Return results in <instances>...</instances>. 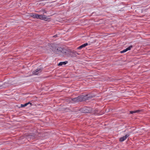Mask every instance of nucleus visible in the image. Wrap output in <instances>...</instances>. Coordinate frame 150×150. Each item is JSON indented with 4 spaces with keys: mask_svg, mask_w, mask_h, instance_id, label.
I'll use <instances>...</instances> for the list:
<instances>
[{
    "mask_svg": "<svg viewBox=\"0 0 150 150\" xmlns=\"http://www.w3.org/2000/svg\"><path fill=\"white\" fill-rule=\"evenodd\" d=\"M30 16L34 18H37L42 20H44L46 21H49V18H48L47 16L44 15H39L36 13H31Z\"/></svg>",
    "mask_w": 150,
    "mask_h": 150,
    "instance_id": "obj_1",
    "label": "nucleus"
},
{
    "mask_svg": "<svg viewBox=\"0 0 150 150\" xmlns=\"http://www.w3.org/2000/svg\"><path fill=\"white\" fill-rule=\"evenodd\" d=\"M71 100L75 102H81L86 100V98H85V95H83L79 96L76 98H71Z\"/></svg>",
    "mask_w": 150,
    "mask_h": 150,
    "instance_id": "obj_2",
    "label": "nucleus"
},
{
    "mask_svg": "<svg viewBox=\"0 0 150 150\" xmlns=\"http://www.w3.org/2000/svg\"><path fill=\"white\" fill-rule=\"evenodd\" d=\"M36 137L35 134L34 133H30L24 136V137L28 140V141L33 140L35 139Z\"/></svg>",
    "mask_w": 150,
    "mask_h": 150,
    "instance_id": "obj_3",
    "label": "nucleus"
},
{
    "mask_svg": "<svg viewBox=\"0 0 150 150\" xmlns=\"http://www.w3.org/2000/svg\"><path fill=\"white\" fill-rule=\"evenodd\" d=\"M92 110V108L85 106L80 109V111L82 112L85 113H91Z\"/></svg>",
    "mask_w": 150,
    "mask_h": 150,
    "instance_id": "obj_4",
    "label": "nucleus"
},
{
    "mask_svg": "<svg viewBox=\"0 0 150 150\" xmlns=\"http://www.w3.org/2000/svg\"><path fill=\"white\" fill-rule=\"evenodd\" d=\"M68 52H69L67 54L68 57H76L77 56V54H79L76 52L71 50H68Z\"/></svg>",
    "mask_w": 150,
    "mask_h": 150,
    "instance_id": "obj_5",
    "label": "nucleus"
},
{
    "mask_svg": "<svg viewBox=\"0 0 150 150\" xmlns=\"http://www.w3.org/2000/svg\"><path fill=\"white\" fill-rule=\"evenodd\" d=\"M42 68H38L33 72V74L35 75H38L39 74L42 72Z\"/></svg>",
    "mask_w": 150,
    "mask_h": 150,
    "instance_id": "obj_6",
    "label": "nucleus"
},
{
    "mask_svg": "<svg viewBox=\"0 0 150 150\" xmlns=\"http://www.w3.org/2000/svg\"><path fill=\"white\" fill-rule=\"evenodd\" d=\"M95 96L91 94H87L85 95V98H86V100L90 99L93 98Z\"/></svg>",
    "mask_w": 150,
    "mask_h": 150,
    "instance_id": "obj_7",
    "label": "nucleus"
},
{
    "mask_svg": "<svg viewBox=\"0 0 150 150\" xmlns=\"http://www.w3.org/2000/svg\"><path fill=\"white\" fill-rule=\"evenodd\" d=\"M57 45L54 43H52L51 45L50 49L54 52H55L56 51L57 48Z\"/></svg>",
    "mask_w": 150,
    "mask_h": 150,
    "instance_id": "obj_8",
    "label": "nucleus"
},
{
    "mask_svg": "<svg viewBox=\"0 0 150 150\" xmlns=\"http://www.w3.org/2000/svg\"><path fill=\"white\" fill-rule=\"evenodd\" d=\"M129 134H126L125 136L121 137L120 139V142H122L125 140L127 137H128L129 136Z\"/></svg>",
    "mask_w": 150,
    "mask_h": 150,
    "instance_id": "obj_9",
    "label": "nucleus"
},
{
    "mask_svg": "<svg viewBox=\"0 0 150 150\" xmlns=\"http://www.w3.org/2000/svg\"><path fill=\"white\" fill-rule=\"evenodd\" d=\"M62 52V48L61 47H57L56 51H55V52L57 54L60 53Z\"/></svg>",
    "mask_w": 150,
    "mask_h": 150,
    "instance_id": "obj_10",
    "label": "nucleus"
},
{
    "mask_svg": "<svg viewBox=\"0 0 150 150\" xmlns=\"http://www.w3.org/2000/svg\"><path fill=\"white\" fill-rule=\"evenodd\" d=\"M88 45V44L87 43H84V44H82L80 46H79L77 48V49L79 50H81L82 48L85 47L86 46Z\"/></svg>",
    "mask_w": 150,
    "mask_h": 150,
    "instance_id": "obj_11",
    "label": "nucleus"
},
{
    "mask_svg": "<svg viewBox=\"0 0 150 150\" xmlns=\"http://www.w3.org/2000/svg\"><path fill=\"white\" fill-rule=\"evenodd\" d=\"M61 52L63 54H65V55H67V56L68 53H69V52H68V50H67L66 49L63 48H62V52Z\"/></svg>",
    "mask_w": 150,
    "mask_h": 150,
    "instance_id": "obj_12",
    "label": "nucleus"
},
{
    "mask_svg": "<svg viewBox=\"0 0 150 150\" xmlns=\"http://www.w3.org/2000/svg\"><path fill=\"white\" fill-rule=\"evenodd\" d=\"M68 61H66L63 62H60L58 64V66H62L63 65H65L68 63Z\"/></svg>",
    "mask_w": 150,
    "mask_h": 150,
    "instance_id": "obj_13",
    "label": "nucleus"
},
{
    "mask_svg": "<svg viewBox=\"0 0 150 150\" xmlns=\"http://www.w3.org/2000/svg\"><path fill=\"white\" fill-rule=\"evenodd\" d=\"M141 110H135L134 111H130L129 112V113L130 114H133L134 113H139L140 112Z\"/></svg>",
    "mask_w": 150,
    "mask_h": 150,
    "instance_id": "obj_14",
    "label": "nucleus"
},
{
    "mask_svg": "<svg viewBox=\"0 0 150 150\" xmlns=\"http://www.w3.org/2000/svg\"><path fill=\"white\" fill-rule=\"evenodd\" d=\"M27 105V104L26 103L24 104H21V106L19 107V108H23V107H25Z\"/></svg>",
    "mask_w": 150,
    "mask_h": 150,
    "instance_id": "obj_15",
    "label": "nucleus"
},
{
    "mask_svg": "<svg viewBox=\"0 0 150 150\" xmlns=\"http://www.w3.org/2000/svg\"><path fill=\"white\" fill-rule=\"evenodd\" d=\"M133 46L132 45H130L129 47L126 48L127 51L130 50L131 48H132Z\"/></svg>",
    "mask_w": 150,
    "mask_h": 150,
    "instance_id": "obj_16",
    "label": "nucleus"
},
{
    "mask_svg": "<svg viewBox=\"0 0 150 150\" xmlns=\"http://www.w3.org/2000/svg\"><path fill=\"white\" fill-rule=\"evenodd\" d=\"M127 49L124 50H123L121 51L120 52L121 53H123L127 51Z\"/></svg>",
    "mask_w": 150,
    "mask_h": 150,
    "instance_id": "obj_17",
    "label": "nucleus"
},
{
    "mask_svg": "<svg viewBox=\"0 0 150 150\" xmlns=\"http://www.w3.org/2000/svg\"><path fill=\"white\" fill-rule=\"evenodd\" d=\"M93 113H94L95 114H97L98 113V110H95L94 111H93V112H92Z\"/></svg>",
    "mask_w": 150,
    "mask_h": 150,
    "instance_id": "obj_18",
    "label": "nucleus"
},
{
    "mask_svg": "<svg viewBox=\"0 0 150 150\" xmlns=\"http://www.w3.org/2000/svg\"><path fill=\"white\" fill-rule=\"evenodd\" d=\"M26 103L27 104V105H28L29 104H30V107L32 105L31 103L30 102H29L28 103Z\"/></svg>",
    "mask_w": 150,
    "mask_h": 150,
    "instance_id": "obj_19",
    "label": "nucleus"
},
{
    "mask_svg": "<svg viewBox=\"0 0 150 150\" xmlns=\"http://www.w3.org/2000/svg\"><path fill=\"white\" fill-rule=\"evenodd\" d=\"M5 86H4V85L3 84L1 85H0V88H5Z\"/></svg>",
    "mask_w": 150,
    "mask_h": 150,
    "instance_id": "obj_20",
    "label": "nucleus"
},
{
    "mask_svg": "<svg viewBox=\"0 0 150 150\" xmlns=\"http://www.w3.org/2000/svg\"><path fill=\"white\" fill-rule=\"evenodd\" d=\"M57 36V35H55L53 36L54 37H56Z\"/></svg>",
    "mask_w": 150,
    "mask_h": 150,
    "instance_id": "obj_21",
    "label": "nucleus"
},
{
    "mask_svg": "<svg viewBox=\"0 0 150 150\" xmlns=\"http://www.w3.org/2000/svg\"><path fill=\"white\" fill-rule=\"evenodd\" d=\"M44 12L45 13H46V11Z\"/></svg>",
    "mask_w": 150,
    "mask_h": 150,
    "instance_id": "obj_22",
    "label": "nucleus"
}]
</instances>
